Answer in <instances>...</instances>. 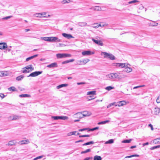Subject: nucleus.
<instances>
[{"label": "nucleus", "instance_id": "54", "mask_svg": "<svg viewBox=\"0 0 160 160\" xmlns=\"http://www.w3.org/2000/svg\"><path fill=\"white\" fill-rule=\"evenodd\" d=\"M41 39L45 41H48V37H42Z\"/></svg>", "mask_w": 160, "mask_h": 160}, {"label": "nucleus", "instance_id": "30", "mask_svg": "<svg viewBox=\"0 0 160 160\" xmlns=\"http://www.w3.org/2000/svg\"><path fill=\"white\" fill-rule=\"evenodd\" d=\"M112 75H113V77L114 79L115 78H119L120 77L119 76L117 73H112Z\"/></svg>", "mask_w": 160, "mask_h": 160}, {"label": "nucleus", "instance_id": "44", "mask_svg": "<svg viewBox=\"0 0 160 160\" xmlns=\"http://www.w3.org/2000/svg\"><path fill=\"white\" fill-rule=\"evenodd\" d=\"M77 132L76 131H73V132H70L68 133V136H71L72 135H75V134Z\"/></svg>", "mask_w": 160, "mask_h": 160}, {"label": "nucleus", "instance_id": "40", "mask_svg": "<svg viewBox=\"0 0 160 160\" xmlns=\"http://www.w3.org/2000/svg\"><path fill=\"white\" fill-rule=\"evenodd\" d=\"M99 129V127H96L95 128L89 129L88 131H93L95 130L98 129Z\"/></svg>", "mask_w": 160, "mask_h": 160}, {"label": "nucleus", "instance_id": "63", "mask_svg": "<svg viewBox=\"0 0 160 160\" xmlns=\"http://www.w3.org/2000/svg\"><path fill=\"white\" fill-rule=\"evenodd\" d=\"M104 25L103 24H98V27H104Z\"/></svg>", "mask_w": 160, "mask_h": 160}, {"label": "nucleus", "instance_id": "18", "mask_svg": "<svg viewBox=\"0 0 160 160\" xmlns=\"http://www.w3.org/2000/svg\"><path fill=\"white\" fill-rule=\"evenodd\" d=\"M38 56V54H36V55H34L32 56H31L30 57H29L28 58H27L26 59V61H29V60H31V59H32L33 58H35V57H37Z\"/></svg>", "mask_w": 160, "mask_h": 160}, {"label": "nucleus", "instance_id": "6", "mask_svg": "<svg viewBox=\"0 0 160 160\" xmlns=\"http://www.w3.org/2000/svg\"><path fill=\"white\" fill-rule=\"evenodd\" d=\"M42 71H35L31 73L28 76V77H34L38 76V75L42 73Z\"/></svg>", "mask_w": 160, "mask_h": 160}, {"label": "nucleus", "instance_id": "64", "mask_svg": "<svg viewBox=\"0 0 160 160\" xmlns=\"http://www.w3.org/2000/svg\"><path fill=\"white\" fill-rule=\"evenodd\" d=\"M11 46H10L8 48H7V50H8L9 52L10 51H11Z\"/></svg>", "mask_w": 160, "mask_h": 160}, {"label": "nucleus", "instance_id": "23", "mask_svg": "<svg viewBox=\"0 0 160 160\" xmlns=\"http://www.w3.org/2000/svg\"><path fill=\"white\" fill-rule=\"evenodd\" d=\"M74 61V59H71L68 60H67L64 61L62 62V64H63L66 63H67L70 62H73Z\"/></svg>", "mask_w": 160, "mask_h": 160}, {"label": "nucleus", "instance_id": "5", "mask_svg": "<svg viewBox=\"0 0 160 160\" xmlns=\"http://www.w3.org/2000/svg\"><path fill=\"white\" fill-rule=\"evenodd\" d=\"M94 53V52L90 50H85L82 52V55L83 56H89Z\"/></svg>", "mask_w": 160, "mask_h": 160}, {"label": "nucleus", "instance_id": "31", "mask_svg": "<svg viewBox=\"0 0 160 160\" xmlns=\"http://www.w3.org/2000/svg\"><path fill=\"white\" fill-rule=\"evenodd\" d=\"M24 76L22 75H20L19 76L17 77L16 78V80L18 81H20L22 79H23L24 78Z\"/></svg>", "mask_w": 160, "mask_h": 160}, {"label": "nucleus", "instance_id": "4", "mask_svg": "<svg viewBox=\"0 0 160 160\" xmlns=\"http://www.w3.org/2000/svg\"><path fill=\"white\" fill-rule=\"evenodd\" d=\"M52 118L55 120H57L58 119L66 120H68V117L66 116H52Z\"/></svg>", "mask_w": 160, "mask_h": 160}, {"label": "nucleus", "instance_id": "2", "mask_svg": "<svg viewBox=\"0 0 160 160\" xmlns=\"http://www.w3.org/2000/svg\"><path fill=\"white\" fill-rule=\"evenodd\" d=\"M48 42H61V40L56 37H48Z\"/></svg>", "mask_w": 160, "mask_h": 160}, {"label": "nucleus", "instance_id": "34", "mask_svg": "<svg viewBox=\"0 0 160 160\" xmlns=\"http://www.w3.org/2000/svg\"><path fill=\"white\" fill-rule=\"evenodd\" d=\"M102 10L101 8L99 6L95 7L93 8V10L94 11H100Z\"/></svg>", "mask_w": 160, "mask_h": 160}, {"label": "nucleus", "instance_id": "48", "mask_svg": "<svg viewBox=\"0 0 160 160\" xmlns=\"http://www.w3.org/2000/svg\"><path fill=\"white\" fill-rule=\"evenodd\" d=\"M160 138H158L155 139L154 141V142L155 143H160V142L159 141V140H160Z\"/></svg>", "mask_w": 160, "mask_h": 160}, {"label": "nucleus", "instance_id": "16", "mask_svg": "<svg viewBox=\"0 0 160 160\" xmlns=\"http://www.w3.org/2000/svg\"><path fill=\"white\" fill-rule=\"evenodd\" d=\"M18 116L15 115L13 116H11L10 117V119L12 120H16L19 119V118Z\"/></svg>", "mask_w": 160, "mask_h": 160}, {"label": "nucleus", "instance_id": "53", "mask_svg": "<svg viewBox=\"0 0 160 160\" xmlns=\"http://www.w3.org/2000/svg\"><path fill=\"white\" fill-rule=\"evenodd\" d=\"M43 157V156H41L37 157L36 158H34L33 160H37Z\"/></svg>", "mask_w": 160, "mask_h": 160}, {"label": "nucleus", "instance_id": "1", "mask_svg": "<svg viewBox=\"0 0 160 160\" xmlns=\"http://www.w3.org/2000/svg\"><path fill=\"white\" fill-rule=\"evenodd\" d=\"M102 53L104 55V58H106L108 57L111 60H114L115 59V57L112 54L108 53L105 52H102Z\"/></svg>", "mask_w": 160, "mask_h": 160}, {"label": "nucleus", "instance_id": "43", "mask_svg": "<svg viewBox=\"0 0 160 160\" xmlns=\"http://www.w3.org/2000/svg\"><path fill=\"white\" fill-rule=\"evenodd\" d=\"M114 88L113 87L111 86H108L105 88V89L107 90L110 91Z\"/></svg>", "mask_w": 160, "mask_h": 160}, {"label": "nucleus", "instance_id": "25", "mask_svg": "<svg viewBox=\"0 0 160 160\" xmlns=\"http://www.w3.org/2000/svg\"><path fill=\"white\" fill-rule=\"evenodd\" d=\"M78 25L81 27H84L87 25V23L85 22H78Z\"/></svg>", "mask_w": 160, "mask_h": 160}, {"label": "nucleus", "instance_id": "35", "mask_svg": "<svg viewBox=\"0 0 160 160\" xmlns=\"http://www.w3.org/2000/svg\"><path fill=\"white\" fill-rule=\"evenodd\" d=\"M30 96V95L28 94H22L19 95V97L20 98L28 97Z\"/></svg>", "mask_w": 160, "mask_h": 160}, {"label": "nucleus", "instance_id": "13", "mask_svg": "<svg viewBox=\"0 0 160 160\" xmlns=\"http://www.w3.org/2000/svg\"><path fill=\"white\" fill-rule=\"evenodd\" d=\"M82 112H79L74 114V116L75 118H82L83 117L82 114Z\"/></svg>", "mask_w": 160, "mask_h": 160}, {"label": "nucleus", "instance_id": "55", "mask_svg": "<svg viewBox=\"0 0 160 160\" xmlns=\"http://www.w3.org/2000/svg\"><path fill=\"white\" fill-rule=\"evenodd\" d=\"M156 102L158 103H160V96H159L157 99Z\"/></svg>", "mask_w": 160, "mask_h": 160}, {"label": "nucleus", "instance_id": "37", "mask_svg": "<svg viewBox=\"0 0 160 160\" xmlns=\"http://www.w3.org/2000/svg\"><path fill=\"white\" fill-rule=\"evenodd\" d=\"M114 142V140L112 139H111L109 140L108 141H107L105 142V144H111L113 143Z\"/></svg>", "mask_w": 160, "mask_h": 160}, {"label": "nucleus", "instance_id": "7", "mask_svg": "<svg viewBox=\"0 0 160 160\" xmlns=\"http://www.w3.org/2000/svg\"><path fill=\"white\" fill-rule=\"evenodd\" d=\"M92 40L96 44L101 46H102L103 44L101 40H98L94 39L93 38H92Z\"/></svg>", "mask_w": 160, "mask_h": 160}, {"label": "nucleus", "instance_id": "27", "mask_svg": "<svg viewBox=\"0 0 160 160\" xmlns=\"http://www.w3.org/2000/svg\"><path fill=\"white\" fill-rule=\"evenodd\" d=\"M94 142L93 141H90V142H88L86 143H85L83 144H82V146H86V145H90V144H93L94 143Z\"/></svg>", "mask_w": 160, "mask_h": 160}, {"label": "nucleus", "instance_id": "11", "mask_svg": "<svg viewBox=\"0 0 160 160\" xmlns=\"http://www.w3.org/2000/svg\"><path fill=\"white\" fill-rule=\"evenodd\" d=\"M7 48V45L6 43H0V49H5Z\"/></svg>", "mask_w": 160, "mask_h": 160}, {"label": "nucleus", "instance_id": "52", "mask_svg": "<svg viewBox=\"0 0 160 160\" xmlns=\"http://www.w3.org/2000/svg\"><path fill=\"white\" fill-rule=\"evenodd\" d=\"M12 17V16H9L3 18L2 19L7 20L8 19L10 18H11Z\"/></svg>", "mask_w": 160, "mask_h": 160}, {"label": "nucleus", "instance_id": "28", "mask_svg": "<svg viewBox=\"0 0 160 160\" xmlns=\"http://www.w3.org/2000/svg\"><path fill=\"white\" fill-rule=\"evenodd\" d=\"M96 94V91H89L87 92V95H93Z\"/></svg>", "mask_w": 160, "mask_h": 160}, {"label": "nucleus", "instance_id": "47", "mask_svg": "<svg viewBox=\"0 0 160 160\" xmlns=\"http://www.w3.org/2000/svg\"><path fill=\"white\" fill-rule=\"evenodd\" d=\"M9 90L10 91L12 90V91H15V88L14 87H12L9 88Z\"/></svg>", "mask_w": 160, "mask_h": 160}, {"label": "nucleus", "instance_id": "22", "mask_svg": "<svg viewBox=\"0 0 160 160\" xmlns=\"http://www.w3.org/2000/svg\"><path fill=\"white\" fill-rule=\"evenodd\" d=\"M31 65L27 66L23 69L25 68L26 69L28 70L29 69H31V71H32L34 70L33 68L32 67Z\"/></svg>", "mask_w": 160, "mask_h": 160}, {"label": "nucleus", "instance_id": "61", "mask_svg": "<svg viewBox=\"0 0 160 160\" xmlns=\"http://www.w3.org/2000/svg\"><path fill=\"white\" fill-rule=\"evenodd\" d=\"M148 126L151 127V129L152 130H153V126L151 124H149Z\"/></svg>", "mask_w": 160, "mask_h": 160}, {"label": "nucleus", "instance_id": "29", "mask_svg": "<svg viewBox=\"0 0 160 160\" xmlns=\"http://www.w3.org/2000/svg\"><path fill=\"white\" fill-rule=\"evenodd\" d=\"M139 155L138 154H133L131 155L128 156H126L125 157L124 159L130 158L132 157H139Z\"/></svg>", "mask_w": 160, "mask_h": 160}, {"label": "nucleus", "instance_id": "39", "mask_svg": "<svg viewBox=\"0 0 160 160\" xmlns=\"http://www.w3.org/2000/svg\"><path fill=\"white\" fill-rule=\"evenodd\" d=\"M91 151V149H88L84 151H82L81 152V154H84V153H86L89 152Z\"/></svg>", "mask_w": 160, "mask_h": 160}, {"label": "nucleus", "instance_id": "9", "mask_svg": "<svg viewBox=\"0 0 160 160\" xmlns=\"http://www.w3.org/2000/svg\"><path fill=\"white\" fill-rule=\"evenodd\" d=\"M90 61V60L88 59H82L78 61V62H79V64H84Z\"/></svg>", "mask_w": 160, "mask_h": 160}, {"label": "nucleus", "instance_id": "58", "mask_svg": "<svg viewBox=\"0 0 160 160\" xmlns=\"http://www.w3.org/2000/svg\"><path fill=\"white\" fill-rule=\"evenodd\" d=\"M5 97V96L3 93H0V97L2 99H3Z\"/></svg>", "mask_w": 160, "mask_h": 160}, {"label": "nucleus", "instance_id": "36", "mask_svg": "<svg viewBox=\"0 0 160 160\" xmlns=\"http://www.w3.org/2000/svg\"><path fill=\"white\" fill-rule=\"evenodd\" d=\"M132 140V139H125L123 140L122 142L123 143H130L131 141Z\"/></svg>", "mask_w": 160, "mask_h": 160}, {"label": "nucleus", "instance_id": "17", "mask_svg": "<svg viewBox=\"0 0 160 160\" xmlns=\"http://www.w3.org/2000/svg\"><path fill=\"white\" fill-rule=\"evenodd\" d=\"M68 86V84L65 83V84H60L59 85L57 86V89H58L60 88H62V87H67Z\"/></svg>", "mask_w": 160, "mask_h": 160}, {"label": "nucleus", "instance_id": "50", "mask_svg": "<svg viewBox=\"0 0 160 160\" xmlns=\"http://www.w3.org/2000/svg\"><path fill=\"white\" fill-rule=\"evenodd\" d=\"M6 76L3 72H0V77H4Z\"/></svg>", "mask_w": 160, "mask_h": 160}, {"label": "nucleus", "instance_id": "60", "mask_svg": "<svg viewBox=\"0 0 160 160\" xmlns=\"http://www.w3.org/2000/svg\"><path fill=\"white\" fill-rule=\"evenodd\" d=\"M83 112L84 113H85V114H82V116L85 117L86 116H89V115H88L86 113V112H86L85 111V112Z\"/></svg>", "mask_w": 160, "mask_h": 160}, {"label": "nucleus", "instance_id": "33", "mask_svg": "<svg viewBox=\"0 0 160 160\" xmlns=\"http://www.w3.org/2000/svg\"><path fill=\"white\" fill-rule=\"evenodd\" d=\"M7 145L8 146H12V145H15V143L13 141H10L9 142V143L7 144Z\"/></svg>", "mask_w": 160, "mask_h": 160}, {"label": "nucleus", "instance_id": "32", "mask_svg": "<svg viewBox=\"0 0 160 160\" xmlns=\"http://www.w3.org/2000/svg\"><path fill=\"white\" fill-rule=\"evenodd\" d=\"M109 122V120H106V121H102L98 122V125L103 124Z\"/></svg>", "mask_w": 160, "mask_h": 160}, {"label": "nucleus", "instance_id": "41", "mask_svg": "<svg viewBox=\"0 0 160 160\" xmlns=\"http://www.w3.org/2000/svg\"><path fill=\"white\" fill-rule=\"evenodd\" d=\"M93 96L90 95L88 97V101H90L91 100L94 99L95 98H93Z\"/></svg>", "mask_w": 160, "mask_h": 160}, {"label": "nucleus", "instance_id": "19", "mask_svg": "<svg viewBox=\"0 0 160 160\" xmlns=\"http://www.w3.org/2000/svg\"><path fill=\"white\" fill-rule=\"evenodd\" d=\"M19 142L21 144H28L30 142L28 139H27V140H23Z\"/></svg>", "mask_w": 160, "mask_h": 160}, {"label": "nucleus", "instance_id": "24", "mask_svg": "<svg viewBox=\"0 0 160 160\" xmlns=\"http://www.w3.org/2000/svg\"><path fill=\"white\" fill-rule=\"evenodd\" d=\"M102 157L99 156L95 155L93 158V160H102Z\"/></svg>", "mask_w": 160, "mask_h": 160}, {"label": "nucleus", "instance_id": "38", "mask_svg": "<svg viewBox=\"0 0 160 160\" xmlns=\"http://www.w3.org/2000/svg\"><path fill=\"white\" fill-rule=\"evenodd\" d=\"M153 23H150V25L152 26H156L158 25V23H156L154 21H152Z\"/></svg>", "mask_w": 160, "mask_h": 160}, {"label": "nucleus", "instance_id": "42", "mask_svg": "<svg viewBox=\"0 0 160 160\" xmlns=\"http://www.w3.org/2000/svg\"><path fill=\"white\" fill-rule=\"evenodd\" d=\"M139 1L137 0H134L128 2V4L134 3L137 2H138Z\"/></svg>", "mask_w": 160, "mask_h": 160}, {"label": "nucleus", "instance_id": "59", "mask_svg": "<svg viewBox=\"0 0 160 160\" xmlns=\"http://www.w3.org/2000/svg\"><path fill=\"white\" fill-rule=\"evenodd\" d=\"M86 83L85 82H77V84L78 85H80L81 84H85Z\"/></svg>", "mask_w": 160, "mask_h": 160}, {"label": "nucleus", "instance_id": "57", "mask_svg": "<svg viewBox=\"0 0 160 160\" xmlns=\"http://www.w3.org/2000/svg\"><path fill=\"white\" fill-rule=\"evenodd\" d=\"M115 103H112L109 104L107 107L108 108H110Z\"/></svg>", "mask_w": 160, "mask_h": 160}, {"label": "nucleus", "instance_id": "12", "mask_svg": "<svg viewBox=\"0 0 160 160\" xmlns=\"http://www.w3.org/2000/svg\"><path fill=\"white\" fill-rule=\"evenodd\" d=\"M58 66L57 63L55 62L47 65V67L49 68H54L57 67Z\"/></svg>", "mask_w": 160, "mask_h": 160}, {"label": "nucleus", "instance_id": "15", "mask_svg": "<svg viewBox=\"0 0 160 160\" xmlns=\"http://www.w3.org/2000/svg\"><path fill=\"white\" fill-rule=\"evenodd\" d=\"M46 13L43 12L42 13H36L35 14H34V15H42V16H43V17H46L47 18L50 16V15H48V16L46 15Z\"/></svg>", "mask_w": 160, "mask_h": 160}, {"label": "nucleus", "instance_id": "10", "mask_svg": "<svg viewBox=\"0 0 160 160\" xmlns=\"http://www.w3.org/2000/svg\"><path fill=\"white\" fill-rule=\"evenodd\" d=\"M62 36L65 38H67L68 39H70L71 38H74V37L70 34H67L66 33H62Z\"/></svg>", "mask_w": 160, "mask_h": 160}, {"label": "nucleus", "instance_id": "21", "mask_svg": "<svg viewBox=\"0 0 160 160\" xmlns=\"http://www.w3.org/2000/svg\"><path fill=\"white\" fill-rule=\"evenodd\" d=\"M112 73H111L109 74H108L106 76V77L107 79H114V78L113 77V75H112Z\"/></svg>", "mask_w": 160, "mask_h": 160}, {"label": "nucleus", "instance_id": "56", "mask_svg": "<svg viewBox=\"0 0 160 160\" xmlns=\"http://www.w3.org/2000/svg\"><path fill=\"white\" fill-rule=\"evenodd\" d=\"M144 86V85H140V86H138L134 87L133 88V89H136V88H139L142 87Z\"/></svg>", "mask_w": 160, "mask_h": 160}, {"label": "nucleus", "instance_id": "46", "mask_svg": "<svg viewBox=\"0 0 160 160\" xmlns=\"http://www.w3.org/2000/svg\"><path fill=\"white\" fill-rule=\"evenodd\" d=\"M90 135H79V138H83V137H90Z\"/></svg>", "mask_w": 160, "mask_h": 160}, {"label": "nucleus", "instance_id": "14", "mask_svg": "<svg viewBox=\"0 0 160 160\" xmlns=\"http://www.w3.org/2000/svg\"><path fill=\"white\" fill-rule=\"evenodd\" d=\"M124 69L123 71L124 72H127L128 73L131 72L132 71V69L128 67L127 66H127H126V67Z\"/></svg>", "mask_w": 160, "mask_h": 160}, {"label": "nucleus", "instance_id": "3", "mask_svg": "<svg viewBox=\"0 0 160 160\" xmlns=\"http://www.w3.org/2000/svg\"><path fill=\"white\" fill-rule=\"evenodd\" d=\"M56 56L58 58H64L70 57L71 55L67 53H58L56 54Z\"/></svg>", "mask_w": 160, "mask_h": 160}, {"label": "nucleus", "instance_id": "20", "mask_svg": "<svg viewBox=\"0 0 160 160\" xmlns=\"http://www.w3.org/2000/svg\"><path fill=\"white\" fill-rule=\"evenodd\" d=\"M118 105L119 106H121L123 105H125L126 104V102L124 101H122L118 102Z\"/></svg>", "mask_w": 160, "mask_h": 160}, {"label": "nucleus", "instance_id": "45", "mask_svg": "<svg viewBox=\"0 0 160 160\" xmlns=\"http://www.w3.org/2000/svg\"><path fill=\"white\" fill-rule=\"evenodd\" d=\"M160 148V145H157L155 146L152 147L151 148V149L152 150L155 149Z\"/></svg>", "mask_w": 160, "mask_h": 160}, {"label": "nucleus", "instance_id": "26", "mask_svg": "<svg viewBox=\"0 0 160 160\" xmlns=\"http://www.w3.org/2000/svg\"><path fill=\"white\" fill-rule=\"evenodd\" d=\"M154 114L157 115L159 113L160 109L157 108H155L154 109Z\"/></svg>", "mask_w": 160, "mask_h": 160}, {"label": "nucleus", "instance_id": "49", "mask_svg": "<svg viewBox=\"0 0 160 160\" xmlns=\"http://www.w3.org/2000/svg\"><path fill=\"white\" fill-rule=\"evenodd\" d=\"M70 2V0H63L62 1V2L63 3H68Z\"/></svg>", "mask_w": 160, "mask_h": 160}, {"label": "nucleus", "instance_id": "8", "mask_svg": "<svg viewBox=\"0 0 160 160\" xmlns=\"http://www.w3.org/2000/svg\"><path fill=\"white\" fill-rule=\"evenodd\" d=\"M113 66H115L122 68L126 67L125 63H113L112 64Z\"/></svg>", "mask_w": 160, "mask_h": 160}, {"label": "nucleus", "instance_id": "51", "mask_svg": "<svg viewBox=\"0 0 160 160\" xmlns=\"http://www.w3.org/2000/svg\"><path fill=\"white\" fill-rule=\"evenodd\" d=\"M89 129L88 128H83L82 129H81L78 130V131L79 132H82L84 131H86L88 130Z\"/></svg>", "mask_w": 160, "mask_h": 160}, {"label": "nucleus", "instance_id": "62", "mask_svg": "<svg viewBox=\"0 0 160 160\" xmlns=\"http://www.w3.org/2000/svg\"><path fill=\"white\" fill-rule=\"evenodd\" d=\"M83 141H84V140H79L76 141L75 142V143H78V142H83Z\"/></svg>", "mask_w": 160, "mask_h": 160}]
</instances>
